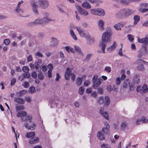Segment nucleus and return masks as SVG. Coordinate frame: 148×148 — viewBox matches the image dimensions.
Returning <instances> with one entry per match:
<instances>
[{
	"mask_svg": "<svg viewBox=\"0 0 148 148\" xmlns=\"http://www.w3.org/2000/svg\"><path fill=\"white\" fill-rule=\"evenodd\" d=\"M35 135V133L34 132H27L26 135L27 137L28 138H31L32 137L34 136Z\"/></svg>",
	"mask_w": 148,
	"mask_h": 148,
	"instance_id": "36",
	"label": "nucleus"
},
{
	"mask_svg": "<svg viewBox=\"0 0 148 148\" xmlns=\"http://www.w3.org/2000/svg\"><path fill=\"white\" fill-rule=\"evenodd\" d=\"M35 55L41 58L43 56V54L40 53L39 51L37 52L36 53Z\"/></svg>",
	"mask_w": 148,
	"mask_h": 148,
	"instance_id": "57",
	"label": "nucleus"
},
{
	"mask_svg": "<svg viewBox=\"0 0 148 148\" xmlns=\"http://www.w3.org/2000/svg\"><path fill=\"white\" fill-rule=\"evenodd\" d=\"M23 71L25 73H28L29 71V69L27 66H24L22 69Z\"/></svg>",
	"mask_w": 148,
	"mask_h": 148,
	"instance_id": "45",
	"label": "nucleus"
},
{
	"mask_svg": "<svg viewBox=\"0 0 148 148\" xmlns=\"http://www.w3.org/2000/svg\"><path fill=\"white\" fill-rule=\"evenodd\" d=\"M134 25H136L137 24V23L140 20V18L139 16L135 15L134 16Z\"/></svg>",
	"mask_w": 148,
	"mask_h": 148,
	"instance_id": "34",
	"label": "nucleus"
},
{
	"mask_svg": "<svg viewBox=\"0 0 148 148\" xmlns=\"http://www.w3.org/2000/svg\"><path fill=\"white\" fill-rule=\"evenodd\" d=\"M116 47V43L115 41L114 42L113 44L110 47L107 48V50L109 52H112L114 50Z\"/></svg>",
	"mask_w": 148,
	"mask_h": 148,
	"instance_id": "20",
	"label": "nucleus"
},
{
	"mask_svg": "<svg viewBox=\"0 0 148 148\" xmlns=\"http://www.w3.org/2000/svg\"><path fill=\"white\" fill-rule=\"evenodd\" d=\"M138 65L137 66V69L139 71H143L145 70L144 66L142 63L137 64Z\"/></svg>",
	"mask_w": 148,
	"mask_h": 148,
	"instance_id": "24",
	"label": "nucleus"
},
{
	"mask_svg": "<svg viewBox=\"0 0 148 148\" xmlns=\"http://www.w3.org/2000/svg\"><path fill=\"white\" fill-rule=\"evenodd\" d=\"M17 117H21V120L25 122L27 121L29 122L31 120V119L32 118L31 116L29 115H27L26 112L22 111L18 112L16 114Z\"/></svg>",
	"mask_w": 148,
	"mask_h": 148,
	"instance_id": "5",
	"label": "nucleus"
},
{
	"mask_svg": "<svg viewBox=\"0 0 148 148\" xmlns=\"http://www.w3.org/2000/svg\"><path fill=\"white\" fill-rule=\"evenodd\" d=\"M130 1V0H121L120 3L123 5H127Z\"/></svg>",
	"mask_w": 148,
	"mask_h": 148,
	"instance_id": "37",
	"label": "nucleus"
},
{
	"mask_svg": "<svg viewBox=\"0 0 148 148\" xmlns=\"http://www.w3.org/2000/svg\"><path fill=\"white\" fill-rule=\"evenodd\" d=\"M133 13L132 10L129 9H122L120 10L116 14L117 16L119 18L123 17L127 18Z\"/></svg>",
	"mask_w": 148,
	"mask_h": 148,
	"instance_id": "4",
	"label": "nucleus"
},
{
	"mask_svg": "<svg viewBox=\"0 0 148 148\" xmlns=\"http://www.w3.org/2000/svg\"><path fill=\"white\" fill-rule=\"evenodd\" d=\"M35 67L36 71L38 72L40 71L41 69L39 65L37 63H35Z\"/></svg>",
	"mask_w": 148,
	"mask_h": 148,
	"instance_id": "39",
	"label": "nucleus"
},
{
	"mask_svg": "<svg viewBox=\"0 0 148 148\" xmlns=\"http://www.w3.org/2000/svg\"><path fill=\"white\" fill-rule=\"evenodd\" d=\"M75 8L81 15L84 16H87L88 15V12L82 8L80 6L76 5H75Z\"/></svg>",
	"mask_w": 148,
	"mask_h": 148,
	"instance_id": "10",
	"label": "nucleus"
},
{
	"mask_svg": "<svg viewBox=\"0 0 148 148\" xmlns=\"http://www.w3.org/2000/svg\"><path fill=\"white\" fill-rule=\"evenodd\" d=\"M55 21V20L53 19L44 17L42 18H39L36 19L34 21L31 22L30 25H33L36 24H44L48 23L49 21L54 22Z\"/></svg>",
	"mask_w": 148,
	"mask_h": 148,
	"instance_id": "3",
	"label": "nucleus"
},
{
	"mask_svg": "<svg viewBox=\"0 0 148 148\" xmlns=\"http://www.w3.org/2000/svg\"><path fill=\"white\" fill-rule=\"evenodd\" d=\"M121 79L120 77H118L116 79V84L117 85H119L121 82Z\"/></svg>",
	"mask_w": 148,
	"mask_h": 148,
	"instance_id": "50",
	"label": "nucleus"
},
{
	"mask_svg": "<svg viewBox=\"0 0 148 148\" xmlns=\"http://www.w3.org/2000/svg\"><path fill=\"white\" fill-rule=\"evenodd\" d=\"M127 37L128 39L130 41L132 42L134 38L132 35L130 34H128L127 36Z\"/></svg>",
	"mask_w": 148,
	"mask_h": 148,
	"instance_id": "47",
	"label": "nucleus"
},
{
	"mask_svg": "<svg viewBox=\"0 0 148 148\" xmlns=\"http://www.w3.org/2000/svg\"><path fill=\"white\" fill-rule=\"evenodd\" d=\"M26 92V90H21L19 92V96H22L23 95L25 94Z\"/></svg>",
	"mask_w": 148,
	"mask_h": 148,
	"instance_id": "58",
	"label": "nucleus"
},
{
	"mask_svg": "<svg viewBox=\"0 0 148 148\" xmlns=\"http://www.w3.org/2000/svg\"><path fill=\"white\" fill-rule=\"evenodd\" d=\"M127 123L126 122H122L121 125V129L123 130H125L127 128Z\"/></svg>",
	"mask_w": 148,
	"mask_h": 148,
	"instance_id": "33",
	"label": "nucleus"
},
{
	"mask_svg": "<svg viewBox=\"0 0 148 148\" xmlns=\"http://www.w3.org/2000/svg\"><path fill=\"white\" fill-rule=\"evenodd\" d=\"M100 112L105 118L106 119H108V117L107 113L106 112L104 111L103 108H102L100 109Z\"/></svg>",
	"mask_w": 148,
	"mask_h": 148,
	"instance_id": "21",
	"label": "nucleus"
},
{
	"mask_svg": "<svg viewBox=\"0 0 148 148\" xmlns=\"http://www.w3.org/2000/svg\"><path fill=\"white\" fill-rule=\"evenodd\" d=\"M71 69L70 68H67L65 71L64 77L66 80H68L70 79V76L72 74L71 73Z\"/></svg>",
	"mask_w": 148,
	"mask_h": 148,
	"instance_id": "13",
	"label": "nucleus"
},
{
	"mask_svg": "<svg viewBox=\"0 0 148 148\" xmlns=\"http://www.w3.org/2000/svg\"><path fill=\"white\" fill-rule=\"evenodd\" d=\"M38 77L40 80H43L44 79L43 75L41 73H40L38 74Z\"/></svg>",
	"mask_w": 148,
	"mask_h": 148,
	"instance_id": "51",
	"label": "nucleus"
},
{
	"mask_svg": "<svg viewBox=\"0 0 148 148\" xmlns=\"http://www.w3.org/2000/svg\"><path fill=\"white\" fill-rule=\"evenodd\" d=\"M98 75H95L92 79L93 87L95 89L99 86L101 84V80L100 79H98Z\"/></svg>",
	"mask_w": 148,
	"mask_h": 148,
	"instance_id": "8",
	"label": "nucleus"
},
{
	"mask_svg": "<svg viewBox=\"0 0 148 148\" xmlns=\"http://www.w3.org/2000/svg\"><path fill=\"white\" fill-rule=\"evenodd\" d=\"M39 140V138L37 137H34L30 139L29 143L31 144H33L38 142Z\"/></svg>",
	"mask_w": 148,
	"mask_h": 148,
	"instance_id": "22",
	"label": "nucleus"
},
{
	"mask_svg": "<svg viewBox=\"0 0 148 148\" xmlns=\"http://www.w3.org/2000/svg\"><path fill=\"white\" fill-rule=\"evenodd\" d=\"M23 75L25 78H29L30 77V75L28 74L27 73H24L23 74Z\"/></svg>",
	"mask_w": 148,
	"mask_h": 148,
	"instance_id": "53",
	"label": "nucleus"
},
{
	"mask_svg": "<svg viewBox=\"0 0 148 148\" xmlns=\"http://www.w3.org/2000/svg\"><path fill=\"white\" fill-rule=\"evenodd\" d=\"M141 121L142 123H148V121L146 117L143 116H142L141 118Z\"/></svg>",
	"mask_w": 148,
	"mask_h": 148,
	"instance_id": "41",
	"label": "nucleus"
},
{
	"mask_svg": "<svg viewBox=\"0 0 148 148\" xmlns=\"http://www.w3.org/2000/svg\"><path fill=\"white\" fill-rule=\"evenodd\" d=\"M84 87L81 86L79 88L78 90V92L81 95H82L84 94Z\"/></svg>",
	"mask_w": 148,
	"mask_h": 148,
	"instance_id": "42",
	"label": "nucleus"
},
{
	"mask_svg": "<svg viewBox=\"0 0 148 148\" xmlns=\"http://www.w3.org/2000/svg\"><path fill=\"white\" fill-rule=\"evenodd\" d=\"M130 82L129 79H125L123 82V87L124 88H127L130 86Z\"/></svg>",
	"mask_w": 148,
	"mask_h": 148,
	"instance_id": "26",
	"label": "nucleus"
},
{
	"mask_svg": "<svg viewBox=\"0 0 148 148\" xmlns=\"http://www.w3.org/2000/svg\"><path fill=\"white\" fill-rule=\"evenodd\" d=\"M97 91L98 93L100 94H102L103 93V90L101 88H99L97 89Z\"/></svg>",
	"mask_w": 148,
	"mask_h": 148,
	"instance_id": "52",
	"label": "nucleus"
},
{
	"mask_svg": "<svg viewBox=\"0 0 148 148\" xmlns=\"http://www.w3.org/2000/svg\"><path fill=\"white\" fill-rule=\"evenodd\" d=\"M82 79L80 78H77L76 80V84L77 86H79L82 83Z\"/></svg>",
	"mask_w": 148,
	"mask_h": 148,
	"instance_id": "35",
	"label": "nucleus"
},
{
	"mask_svg": "<svg viewBox=\"0 0 148 148\" xmlns=\"http://www.w3.org/2000/svg\"><path fill=\"white\" fill-rule=\"evenodd\" d=\"M14 100L15 102L20 104H23L25 103V100L19 97H15Z\"/></svg>",
	"mask_w": 148,
	"mask_h": 148,
	"instance_id": "18",
	"label": "nucleus"
},
{
	"mask_svg": "<svg viewBox=\"0 0 148 148\" xmlns=\"http://www.w3.org/2000/svg\"><path fill=\"white\" fill-rule=\"evenodd\" d=\"M82 6L86 9H90L91 6L88 3L84 2L83 3L82 5Z\"/></svg>",
	"mask_w": 148,
	"mask_h": 148,
	"instance_id": "29",
	"label": "nucleus"
},
{
	"mask_svg": "<svg viewBox=\"0 0 148 148\" xmlns=\"http://www.w3.org/2000/svg\"><path fill=\"white\" fill-rule=\"evenodd\" d=\"M58 42L59 41L56 38L52 37L51 39L50 45L51 46H56L57 45Z\"/></svg>",
	"mask_w": 148,
	"mask_h": 148,
	"instance_id": "16",
	"label": "nucleus"
},
{
	"mask_svg": "<svg viewBox=\"0 0 148 148\" xmlns=\"http://www.w3.org/2000/svg\"><path fill=\"white\" fill-rule=\"evenodd\" d=\"M29 91L31 93H33L36 92L35 88L34 87H30L29 88Z\"/></svg>",
	"mask_w": 148,
	"mask_h": 148,
	"instance_id": "44",
	"label": "nucleus"
},
{
	"mask_svg": "<svg viewBox=\"0 0 148 148\" xmlns=\"http://www.w3.org/2000/svg\"><path fill=\"white\" fill-rule=\"evenodd\" d=\"M144 63L145 64L148 65V62H145L143 59H138L135 62V64H139Z\"/></svg>",
	"mask_w": 148,
	"mask_h": 148,
	"instance_id": "27",
	"label": "nucleus"
},
{
	"mask_svg": "<svg viewBox=\"0 0 148 148\" xmlns=\"http://www.w3.org/2000/svg\"><path fill=\"white\" fill-rule=\"evenodd\" d=\"M134 85V84H133L132 83L130 85V86H130V90H132L134 89V88L135 86Z\"/></svg>",
	"mask_w": 148,
	"mask_h": 148,
	"instance_id": "60",
	"label": "nucleus"
},
{
	"mask_svg": "<svg viewBox=\"0 0 148 148\" xmlns=\"http://www.w3.org/2000/svg\"><path fill=\"white\" fill-rule=\"evenodd\" d=\"M75 28L78 32L79 35L81 37L85 38L86 36V35H87L89 33L88 32H84L83 29L80 27H76Z\"/></svg>",
	"mask_w": 148,
	"mask_h": 148,
	"instance_id": "12",
	"label": "nucleus"
},
{
	"mask_svg": "<svg viewBox=\"0 0 148 148\" xmlns=\"http://www.w3.org/2000/svg\"><path fill=\"white\" fill-rule=\"evenodd\" d=\"M23 86L25 88H27L29 86V83L27 82H24L23 84Z\"/></svg>",
	"mask_w": 148,
	"mask_h": 148,
	"instance_id": "56",
	"label": "nucleus"
},
{
	"mask_svg": "<svg viewBox=\"0 0 148 148\" xmlns=\"http://www.w3.org/2000/svg\"><path fill=\"white\" fill-rule=\"evenodd\" d=\"M110 103V99L109 97H105V105L108 106Z\"/></svg>",
	"mask_w": 148,
	"mask_h": 148,
	"instance_id": "40",
	"label": "nucleus"
},
{
	"mask_svg": "<svg viewBox=\"0 0 148 148\" xmlns=\"http://www.w3.org/2000/svg\"><path fill=\"white\" fill-rule=\"evenodd\" d=\"M16 110L17 112H18L20 110H22L24 109V107L22 105H16Z\"/></svg>",
	"mask_w": 148,
	"mask_h": 148,
	"instance_id": "32",
	"label": "nucleus"
},
{
	"mask_svg": "<svg viewBox=\"0 0 148 148\" xmlns=\"http://www.w3.org/2000/svg\"><path fill=\"white\" fill-rule=\"evenodd\" d=\"M38 3L39 6L43 9L47 8L49 5V2L48 0H38Z\"/></svg>",
	"mask_w": 148,
	"mask_h": 148,
	"instance_id": "7",
	"label": "nucleus"
},
{
	"mask_svg": "<svg viewBox=\"0 0 148 148\" xmlns=\"http://www.w3.org/2000/svg\"><path fill=\"white\" fill-rule=\"evenodd\" d=\"M31 6L33 11L34 12L35 14L38 15L39 14L37 8H38L39 6L37 4L36 2H34L31 4Z\"/></svg>",
	"mask_w": 148,
	"mask_h": 148,
	"instance_id": "14",
	"label": "nucleus"
},
{
	"mask_svg": "<svg viewBox=\"0 0 148 148\" xmlns=\"http://www.w3.org/2000/svg\"><path fill=\"white\" fill-rule=\"evenodd\" d=\"M74 48L75 50L79 54L83 55L82 51L80 48L78 46L75 45Z\"/></svg>",
	"mask_w": 148,
	"mask_h": 148,
	"instance_id": "31",
	"label": "nucleus"
},
{
	"mask_svg": "<svg viewBox=\"0 0 148 148\" xmlns=\"http://www.w3.org/2000/svg\"><path fill=\"white\" fill-rule=\"evenodd\" d=\"M104 22L102 20L100 19L99 21L98 22V25L99 30H103L104 29Z\"/></svg>",
	"mask_w": 148,
	"mask_h": 148,
	"instance_id": "19",
	"label": "nucleus"
},
{
	"mask_svg": "<svg viewBox=\"0 0 148 148\" xmlns=\"http://www.w3.org/2000/svg\"><path fill=\"white\" fill-rule=\"evenodd\" d=\"M90 12L93 14L100 16H103L105 14L104 10L101 8L91 9Z\"/></svg>",
	"mask_w": 148,
	"mask_h": 148,
	"instance_id": "6",
	"label": "nucleus"
},
{
	"mask_svg": "<svg viewBox=\"0 0 148 148\" xmlns=\"http://www.w3.org/2000/svg\"><path fill=\"white\" fill-rule=\"evenodd\" d=\"M104 102V99L102 97H100L97 100V103L99 105L103 104Z\"/></svg>",
	"mask_w": 148,
	"mask_h": 148,
	"instance_id": "38",
	"label": "nucleus"
},
{
	"mask_svg": "<svg viewBox=\"0 0 148 148\" xmlns=\"http://www.w3.org/2000/svg\"><path fill=\"white\" fill-rule=\"evenodd\" d=\"M104 70L108 73L110 72L111 71V68L110 66L105 67Z\"/></svg>",
	"mask_w": 148,
	"mask_h": 148,
	"instance_id": "54",
	"label": "nucleus"
},
{
	"mask_svg": "<svg viewBox=\"0 0 148 148\" xmlns=\"http://www.w3.org/2000/svg\"><path fill=\"white\" fill-rule=\"evenodd\" d=\"M16 82V80L15 79L13 78L12 79L10 84L11 86L14 85L15 84Z\"/></svg>",
	"mask_w": 148,
	"mask_h": 148,
	"instance_id": "63",
	"label": "nucleus"
},
{
	"mask_svg": "<svg viewBox=\"0 0 148 148\" xmlns=\"http://www.w3.org/2000/svg\"><path fill=\"white\" fill-rule=\"evenodd\" d=\"M10 42V40L8 39H5L4 40V43L6 45H8Z\"/></svg>",
	"mask_w": 148,
	"mask_h": 148,
	"instance_id": "55",
	"label": "nucleus"
},
{
	"mask_svg": "<svg viewBox=\"0 0 148 148\" xmlns=\"http://www.w3.org/2000/svg\"><path fill=\"white\" fill-rule=\"evenodd\" d=\"M97 137L98 138L101 140H103L105 138L104 134L101 132H98L97 134Z\"/></svg>",
	"mask_w": 148,
	"mask_h": 148,
	"instance_id": "25",
	"label": "nucleus"
},
{
	"mask_svg": "<svg viewBox=\"0 0 148 148\" xmlns=\"http://www.w3.org/2000/svg\"><path fill=\"white\" fill-rule=\"evenodd\" d=\"M136 90L138 92L142 93L143 92L146 93L148 91V88L147 85L146 84H143L142 87L138 86Z\"/></svg>",
	"mask_w": 148,
	"mask_h": 148,
	"instance_id": "11",
	"label": "nucleus"
},
{
	"mask_svg": "<svg viewBox=\"0 0 148 148\" xmlns=\"http://www.w3.org/2000/svg\"><path fill=\"white\" fill-rule=\"evenodd\" d=\"M92 55V54L91 53L87 54L85 60H89L90 59Z\"/></svg>",
	"mask_w": 148,
	"mask_h": 148,
	"instance_id": "59",
	"label": "nucleus"
},
{
	"mask_svg": "<svg viewBox=\"0 0 148 148\" xmlns=\"http://www.w3.org/2000/svg\"><path fill=\"white\" fill-rule=\"evenodd\" d=\"M58 11L61 13L66 14V12H65L63 8L60 7L58 8Z\"/></svg>",
	"mask_w": 148,
	"mask_h": 148,
	"instance_id": "48",
	"label": "nucleus"
},
{
	"mask_svg": "<svg viewBox=\"0 0 148 148\" xmlns=\"http://www.w3.org/2000/svg\"><path fill=\"white\" fill-rule=\"evenodd\" d=\"M114 27L116 30H121V29L119 23H118L117 24L114 25Z\"/></svg>",
	"mask_w": 148,
	"mask_h": 148,
	"instance_id": "43",
	"label": "nucleus"
},
{
	"mask_svg": "<svg viewBox=\"0 0 148 148\" xmlns=\"http://www.w3.org/2000/svg\"><path fill=\"white\" fill-rule=\"evenodd\" d=\"M16 12L21 16L24 17L23 16L22 14L23 13V10L21 9L20 6H17L16 9Z\"/></svg>",
	"mask_w": 148,
	"mask_h": 148,
	"instance_id": "23",
	"label": "nucleus"
},
{
	"mask_svg": "<svg viewBox=\"0 0 148 148\" xmlns=\"http://www.w3.org/2000/svg\"><path fill=\"white\" fill-rule=\"evenodd\" d=\"M111 34L112 33L110 31H107L103 33L102 35L101 41L100 43L99 46L101 47L103 53L105 52L106 44L110 41Z\"/></svg>",
	"mask_w": 148,
	"mask_h": 148,
	"instance_id": "2",
	"label": "nucleus"
},
{
	"mask_svg": "<svg viewBox=\"0 0 148 148\" xmlns=\"http://www.w3.org/2000/svg\"><path fill=\"white\" fill-rule=\"evenodd\" d=\"M32 118L29 122L26 121L24 123L25 126L27 129L33 130L35 129V125L34 123L32 122Z\"/></svg>",
	"mask_w": 148,
	"mask_h": 148,
	"instance_id": "9",
	"label": "nucleus"
},
{
	"mask_svg": "<svg viewBox=\"0 0 148 148\" xmlns=\"http://www.w3.org/2000/svg\"><path fill=\"white\" fill-rule=\"evenodd\" d=\"M107 89L108 91L110 92L113 90V88L110 85H108L107 87Z\"/></svg>",
	"mask_w": 148,
	"mask_h": 148,
	"instance_id": "64",
	"label": "nucleus"
},
{
	"mask_svg": "<svg viewBox=\"0 0 148 148\" xmlns=\"http://www.w3.org/2000/svg\"><path fill=\"white\" fill-rule=\"evenodd\" d=\"M109 128L104 127L102 129V131L104 133L106 134L109 132Z\"/></svg>",
	"mask_w": 148,
	"mask_h": 148,
	"instance_id": "49",
	"label": "nucleus"
},
{
	"mask_svg": "<svg viewBox=\"0 0 148 148\" xmlns=\"http://www.w3.org/2000/svg\"><path fill=\"white\" fill-rule=\"evenodd\" d=\"M140 82V77L138 75L134 76L133 78V83L138 85Z\"/></svg>",
	"mask_w": 148,
	"mask_h": 148,
	"instance_id": "15",
	"label": "nucleus"
},
{
	"mask_svg": "<svg viewBox=\"0 0 148 148\" xmlns=\"http://www.w3.org/2000/svg\"><path fill=\"white\" fill-rule=\"evenodd\" d=\"M27 61L28 62L32 61V56L31 55L29 56L27 58Z\"/></svg>",
	"mask_w": 148,
	"mask_h": 148,
	"instance_id": "62",
	"label": "nucleus"
},
{
	"mask_svg": "<svg viewBox=\"0 0 148 148\" xmlns=\"http://www.w3.org/2000/svg\"><path fill=\"white\" fill-rule=\"evenodd\" d=\"M65 49L67 52L69 53L71 52L74 53H75L74 49L70 47L67 46L65 47Z\"/></svg>",
	"mask_w": 148,
	"mask_h": 148,
	"instance_id": "28",
	"label": "nucleus"
},
{
	"mask_svg": "<svg viewBox=\"0 0 148 148\" xmlns=\"http://www.w3.org/2000/svg\"><path fill=\"white\" fill-rule=\"evenodd\" d=\"M120 74L121 76L120 78L121 80H124L126 78V76L125 75V71L124 69H122L121 71Z\"/></svg>",
	"mask_w": 148,
	"mask_h": 148,
	"instance_id": "30",
	"label": "nucleus"
},
{
	"mask_svg": "<svg viewBox=\"0 0 148 148\" xmlns=\"http://www.w3.org/2000/svg\"><path fill=\"white\" fill-rule=\"evenodd\" d=\"M148 7V4L147 3H142L141 5V7L142 8H147Z\"/></svg>",
	"mask_w": 148,
	"mask_h": 148,
	"instance_id": "61",
	"label": "nucleus"
},
{
	"mask_svg": "<svg viewBox=\"0 0 148 148\" xmlns=\"http://www.w3.org/2000/svg\"><path fill=\"white\" fill-rule=\"evenodd\" d=\"M86 39L87 42L89 44H92L93 43L94 39L93 38L90 37V35L89 33L85 37Z\"/></svg>",
	"mask_w": 148,
	"mask_h": 148,
	"instance_id": "17",
	"label": "nucleus"
},
{
	"mask_svg": "<svg viewBox=\"0 0 148 148\" xmlns=\"http://www.w3.org/2000/svg\"><path fill=\"white\" fill-rule=\"evenodd\" d=\"M138 41L139 42L144 43L139 51L137 56L138 59H140L143 56L148 53V50L147 47L148 45V37H146L141 38H138Z\"/></svg>",
	"mask_w": 148,
	"mask_h": 148,
	"instance_id": "1",
	"label": "nucleus"
},
{
	"mask_svg": "<svg viewBox=\"0 0 148 148\" xmlns=\"http://www.w3.org/2000/svg\"><path fill=\"white\" fill-rule=\"evenodd\" d=\"M141 8L139 9V12L141 13H143L147 12L148 11V9L146 8Z\"/></svg>",
	"mask_w": 148,
	"mask_h": 148,
	"instance_id": "46",
	"label": "nucleus"
}]
</instances>
